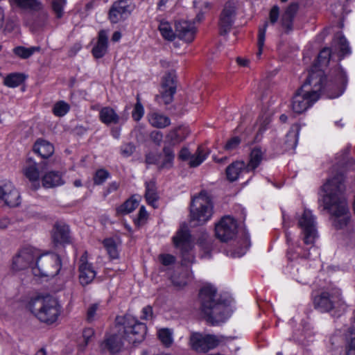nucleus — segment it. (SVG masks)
<instances>
[{
	"instance_id": "nucleus-1",
	"label": "nucleus",
	"mask_w": 355,
	"mask_h": 355,
	"mask_svg": "<svg viewBox=\"0 0 355 355\" xmlns=\"http://www.w3.org/2000/svg\"><path fill=\"white\" fill-rule=\"evenodd\" d=\"M323 187L327 193L323 198L324 209L334 217V226L336 229H343L349 220L347 201L343 195L345 188L343 177L338 175L329 180Z\"/></svg>"
},
{
	"instance_id": "nucleus-2",
	"label": "nucleus",
	"mask_w": 355,
	"mask_h": 355,
	"mask_svg": "<svg viewBox=\"0 0 355 355\" xmlns=\"http://www.w3.org/2000/svg\"><path fill=\"white\" fill-rule=\"evenodd\" d=\"M200 310L205 320L212 326L225 322L230 313L228 301L212 285L203 286L199 292Z\"/></svg>"
},
{
	"instance_id": "nucleus-3",
	"label": "nucleus",
	"mask_w": 355,
	"mask_h": 355,
	"mask_svg": "<svg viewBox=\"0 0 355 355\" xmlns=\"http://www.w3.org/2000/svg\"><path fill=\"white\" fill-rule=\"evenodd\" d=\"M325 81L326 77L322 71L312 69L306 82L295 92L292 98L293 112L302 114L316 102Z\"/></svg>"
},
{
	"instance_id": "nucleus-4",
	"label": "nucleus",
	"mask_w": 355,
	"mask_h": 355,
	"mask_svg": "<svg viewBox=\"0 0 355 355\" xmlns=\"http://www.w3.org/2000/svg\"><path fill=\"white\" fill-rule=\"evenodd\" d=\"M28 308L39 320L47 324L55 322L60 314L58 302L51 296H38L31 299Z\"/></svg>"
},
{
	"instance_id": "nucleus-5",
	"label": "nucleus",
	"mask_w": 355,
	"mask_h": 355,
	"mask_svg": "<svg viewBox=\"0 0 355 355\" xmlns=\"http://www.w3.org/2000/svg\"><path fill=\"white\" fill-rule=\"evenodd\" d=\"M116 323L119 327V331H123V339L130 343L136 344L144 340L147 331L146 325L131 315L116 317Z\"/></svg>"
},
{
	"instance_id": "nucleus-6",
	"label": "nucleus",
	"mask_w": 355,
	"mask_h": 355,
	"mask_svg": "<svg viewBox=\"0 0 355 355\" xmlns=\"http://www.w3.org/2000/svg\"><path fill=\"white\" fill-rule=\"evenodd\" d=\"M191 217L199 224L209 220L213 214V203L210 196L205 191H202L194 197L191 203Z\"/></svg>"
},
{
	"instance_id": "nucleus-7",
	"label": "nucleus",
	"mask_w": 355,
	"mask_h": 355,
	"mask_svg": "<svg viewBox=\"0 0 355 355\" xmlns=\"http://www.w3.org/2000/svg\"><path fill=\"white\" fill-rule=\"evenodd\" d=\"M61 266V259L57 254L37 255L33 272L36 276L54 277L58 275Z\"/></svg>"
},
{
	"instance_id": "nucleus-8",
	"label": "nucleus",
	"mask_w": 355,
	"mask_h": 355,
	"mask_svg": "<svg viewBox=\"0 0 355 355\" xmlns=\"http://www.w3.org/2000/svg\"><path fill=\"white\" fill-rule=\"evenodd\" d=\"M175 246L180 250L182 264L193 263L195 257L192 252L193 245L191 236L187 226H182L173 237Z\"/></svg>"
},
{
	"instance_id": "nucleus-9",
	"label": "nucleus",
	"mask_w": 355,
	"mask_h": 355,
	"mask_svg": "<svg viewBox=\"0 0 355 355\" xmlns=\"http://www.w3.org/2000/svg\"><path fill=\"white\" fill-rule=\"evenodd\" d=\"M223 336L212 334L202 335L200 333H192L190 336L191 347L198 352H207L216 347L223 340Z\"/></svg>"
},
{
	"instance_id": "nucleus-10",
	"label": "nucleus",
	"mask_w": 355,
	"mask_h": 355,
	"mask_svg": "<svg viewBox=\"0 0 355 355\" xmlns=\"http://www.w3.org/2000/svg\"><path fill=\"white\" fill-rule=\"evenodd\" d=\"M237 14L235 1L230 0L224 5L218 18V29L221 35H227L232 30Z\"/></svg>"
},
{
	"instance_id": "nucleus-11",
	"label": "nucleus",
	"mask_w": 355,
	"mask_h": 355,
	"mask_svg": "<svg viewBox=\"0 0 355 355\" xmlns=\"http://www.w3.org/2000/svg\"><path fill=\"white\" fill-rule=\"evenodd\" d=\"M341 304V293L340 290L332 292H322L313 298L315 309L320 312H329Z\"/></svg>"
},
{
	"instance_id": "nucleus-12",
	"label": "nucleus",
	"mask_w": 355,
	"mask_h": 355,
	"mask_svg": "<svg viewBox=\"0 0 355 355\" xmlns=\"http://www.w3.org/2000/svg\"><path fill=\"white\" fill-rule=\"evenodd\" d=\"M298 225L304 234V242L306 245L313 244L317 237L316 223L315 217L309 209H304L298 220Z\"/></svg>"
},
{
	"instance_id": "nucleus-13",
	"label": "nucleus",
	"mask_w": 355,
	"mask_h": 355,
	"mask_svg": "<svg viewBox=\"0 0 355 355\" xmlns=\"http://www.w3.org/2000/svg\"><path fill=\"white\" fill-rule=\"evenodd\" d=\"M134 7V4L128 0L116 1L109 10L108 18L112 24L125 20L130 15Z\"/></svg>"
},
{
	"instance_id": "nucleus-14",
	"label": "nucleus",
	"mask_w": 355,
	"mask_h": 355,
	"mask_svg": "<svg viewBox=\"0 0 355 355\" xmlns=\"http://www.w3.org/2000/svg\"><path fill=\"white\" fill-rule=\"evenodd\" d=\"M216 237L223 242L232 239L237 233V223L230 216L222 218L215 227Z\"/></svg>"
},
{
	"instance_id": "nucleus-15",
	"label": "nucleus",
	"mask_w": 355,
	"mask_h": 355,
	"mask_svg": "<svg viewBox=\"0 0 355 355\" xmlns=\"http://www.w3.org/2000/svg\"><path fill=\"white\" fill-rule=\"evenodd\" d=\"M175 72H168L163 78L161 94L156 96L159 103L163 102L165 105L170 104L173 100V95L176 92Z\"/></svg>"
},
{
	"instance_id": "nucleus-16",
	"label": "nucleus",
	"mask_w": 355,
	"mask_h": 355,
	"mask_svg": "<svg viewBox=\"0 0 355 355\" xmlns=\"http://www.w3.org/2000/svg\"><path fill=\"white\" fill-rule=\"evenodd\" d=\"M298 10L297 3H291L285 8L279 20V27L282 34L289 35L294 31V19Z\"/></svg>"
},
{
	"instance_id": "nucleus-17",
	"label": "nucleus",
	"mask_w": 355,
	"mask_h": 355,
	"mask_svg": "<svg viewBox=\"0 0 355 355\" xmlns=\"http://www.w3.org/2000/svg\"><path fill=\"white\" fill-rule=\"evenodd\" d=\"M37 254L30 248L21 250L18 255L13 259L12 267L16 270H21L31 267L32 269L35 266Z\"/></svg>"
},
{
	"instance_id": "nucleus-18",
	"label": "nucleus",
	"mask_w": 355,
	"mask_h": 355,
	"mask_svg": "<svg viewBox=\"0 0 355 355\" xmlns=\"http://www.w3.org/2000/svg\"><path fill=\"white\" fill-rule=\"evenodd\" d=\"M207 154L201 146L198 148L196 153L193 155L191 154L188 148L184 147L179 152L178 158L182 161L189 159V166L191 167H197L206 159Z\"/></svg>"
},
{
	"instance_id": "nucleus-19",
	"label": "nucleus",
	"mask_w": 355,
	"mask_h": 355,
	"mask_svg": "<svg viewBox=\"0 0 355 355\" xmlns=\"http://www.w3.org/2000/svg\"><path fill=\"white\" fill-rule=\"evenodd\" d=\"M12 6L19 8L23 13L33 15L43 8L40 0H8Z\"/></svg>"
},
{
	"instance_id": "nucleus-20",
	"label": "nucleus",
	"mask_w": 355,
	"mask_h": 355,
	"mask_svg": "<svg viewBox=\"0 0 355 355\" xmlns=\"http://www.w3.org/2000/svg\"><path fill=\"white\" fill-rule=\"evenodd\" d=\"M80 264L78 267L79 281L83 286H86L93 281L96 272L94 270L92 264L89 263L84 256L80 257Z\"/></svg>"
},
{
	"instance_id": "nucleus-21",
	"label": "nucleus",
	"mask_w": 355,
	"mask_h": 355,
	"mask_svg": "<svg viewBox=\"0 0 355 355\" xmlns=\"http://www.w3.org/2000/svg\"><path fill=\"white\" fill-rule=\"evenodd\" d=\"M196 30L194 25L187 21H180L175 24V34L186 42H191L195 37Z\"/></svg>"
},
{
	"instance_id": "nucleus-22",
	"label": "nucleus",
	"mask_w": 355,
	"mask_h": 355,
	"mask_svg": "<svg viewBox=\"0 0 355 355\" xmlns=\"http://www.w3.org/2000/svg\"><path fill=\"white\" fill-rule=\"evenodd\" d=\"M51 238L55 245L69 243V229L68 225L56 223L51 232Z\"/></svg>"
},
{
	"instance_id": "nucleus-23",
	"label": "nucleus",
	"mask_w": 355,
	"mask_h": 355,
	"mask_svg": "<svg viewBox=\"0 0 355 355\" xmlns=\"http://www.w3.org/2000/svg\"><path fill=\"white\" fill-rule=\"evenodd\" d=\"M189 131L187 128L184 126H179L173 130H171L166 136L165 145L171 146L173 148L184 140Z\"/></svg>"
},
{
	"instance_id": "nucleus-24",
	"label": "nucleus",
	"mask_w": 355,
	"mask_h": 355,
	"mask_svg": "<svg viewBox=\"0 0 355 355\" xmlns=\"http://www.w3.org/2000/svg\"><path fill=\"white\" fill-rule=\"evenodd\" d=\"M3 190L2 200L8 206L17 207L20 204L19 193L11 182L5 183Z\"/></svg>"
},
{
	"instance_id": "nucleus-25",
	"label": "nucleus",
	"mask_w": 355,
	"mask_h": 355,
	"mask_svg": "<svg viewBox=\"0 0 355 355\" xmlns=\"http://www.w3.org/2000/svg\"><path fill=\"white\" fill-rule=\"evenodd\" d=\"M107 32L105 30H101L98 32L97 43L92 49V54L94 57L97 59L103 58L107 53Z\"/></svg>"
},
{
	"instance_id": "nucleus-26",
	"label": "nucleus",
	"mask_w": 355,
	"mask_h": 355,
	"mask_svg": "<svg viewBox=\"0 0 355 355\" xmlns=\"http://www.w3.org/2000/svg\"><path fill=\"white\" fill-rule=\"evenodd\" d=\"M121 336L114 334L107 337L101 344V349L103 352H109L111 354L119 352L123 346Z\"/></svg>"
},
{
	"instance_id": "nucleus-27",
	"label": "nucleus",
	"mask_w": 355,
	"mask_h": 355,
	"mask_svg": "<svg viewBox=\"0 0 355 355\" xmlns=\"http://www.w3.org/2000/svg\"><path fill=\"white\" fill-rule=\"evenodd\" d=\"M242 173H248L246 164L243 161L234 162L225 170L227 179L231 182L237 180Z\"/></svg>"
},
{
	"instance_id": "nucleus-28",
	"label": "nucleus",
	"mask_w": 355,
	"mask_h": 355,
	"mask_svg": "<svg viewBox=\"0 0 355 355\" xmlns=\"http://www.w3.org/2000/svg\"><path fill=\"white\" fill-rule=\"evenodd\" d=\"M161 154L162 156L159 160V170L170 169L173 168L175 157L173 148L171 146L164 145Z\"/></svg>"
},
{
	"instance_id": "nucleus-29",
	"label": "nucleus",
	"mask_w": 355,
	"mask_h": 355,
	"mask_svg": "<svg viewBox=\"0 0 355 355\" xmlns=\"http://www.w3.org/2000/svg\"><path fill=\"white\" fill-rule=\"evenodd\" d=\"M64 180L62 174L58 171H49L42 178V186L45 188H53L63 185Z\"/></svg>"
},
{
	"instance_id": "nucleus-30",
	"label": "nucleus",
	"mask_w": 355,
	"mask_h": 355,
	"mask_svg": "<svg viewBox=\"0 0 355 355\" xmlns=\"http://www.w3.org/2000/svg\"><path fill=\"white\" fill-rule=\"evenodd\" d=\"M33 150L41 156V157L46 159L53 155L54 147L49 141L39 139L35 141L33 146Z\"/></svg>"
},
{
	"instance_id": "nucleus-31",
	"label": "nucleus",
	"mask_w": 355,
	"mask_h": 355,
	"mask_svg": "<svg viewBox=\"0 0 355 355\" xmlns=\"http://www.w3.org/2000/svg\"><path fill=\"white\" fill-rule=\"evenodd\" d=\"M99 119L106 125L117 124L120 121L119 116L113 108L108 106L101 108L99 112Z\"/></svg>"
},
{
	"instance_id": "nucleus-32",
	"label": "nucleus",
	"mask_w": 355,
	"mask_h": 355,
	"mask_svg": "<svg viewBox=\"0 0 355 355\" xmlns=\"http://www.w3.org/2000/svg\"><path fill=\"white\" fill-rule=\"evenodd\" d=\"M300 127L295 125L291 127L285 137L284 142V150L288 151L294 150L297 144Z\"/></svg>"
},
{
	"instance_id": "nucleus-33",
	"label": "nucleus",
	"mask_w": 355,
	"mask_h": 355,
	"mask_svg": "<svg viewBox=\"0 0 355 355\" xmlns=\"http://www.w3.org/2000/svg\"><path fill=\"white\" fill-rule=\"evenodd\" d=\"M24 174L30 182L33 183L38 182L40 173L37 164L31 158H28L26 161V166L24 168Z\"/></svg>"
},
{
	"instance_id": "nucleus-34",
	"label": "nucleus",
	"mask_w": 355,
	"mask_h": 355,
	"mask_svg": "<svg viewBox=\"0 0 355 355\" xmlns=\"http://www.w3.org/2000/svg\"><path fill=\"white\" fill-rule=\"evenodd\" d=\"M263 153L260 148H254L250 154V160L246 164L247 172L254 171L261 164Z\"/></svg>"
},
{
	"instance_id": "nucleus-35",
	"label": "nucleus",
	"mask_w": 355,
	"mask_h": 355,
	"mask_svg": "<svg viewBox=\"0 0 355 355\" xmlns=\"http://www.w3.org/2000/svg\"><path fill=\"white\" fill-rule=\"evenodd\" d=\"M334 44L336 49L339 51V56H344L351 53V49L346 38L340 33H338L334 39Z\"/></svg>"
},
{
	"instance_id": "nucleus-36",
	"label": "nucleus",
	"mask_w": 355,
	"mask_h": 355,
	"mask_svg": "<svg viewBox=\"0 0 355 355\" xmlns=\"http://www.w3.org/2000/svg\"><path fill=\"white\" fill-rule=\"evenodd\" d=\"M148 121L157 128H164L171 124V119L168 116L157 112L149 114Z\"/></svg>"
},
{
	"instance_id": "nucleus-37",
	"label": "nucleus",
	"mask_w": 355,
	"mask_h": 355,
	"mask_svg": "<svg viewBox=\"0 0 355 355\" xmlns=\"http://www.w3.org/2000/svg\"><path fill=\"white\" fill-rule=\"evenodd\" d=\"M41 47L37 46H30L25 47L24 46H17L12 50L13 53L21 59H28L31 58L35 53L40 52Z\"/></svg>"
},
{
	"instance_id": "nucleus-38",
	"label": "nucleus",
	"mask_w": 355,
	"mask_h": 355,
	"mask_svg": "<svg viewBox=\"0 0 355 355\" xmlns=\"http://www.w3.org/2000/svg\"><path fill=\"white\" fill-rule=\"evenodd\" d=\"M25 80L24 74L20 73H12L8 74L3 80L5 85L9 87H16L20 85Z\"/></svg>"
},
{
	"instance_id": "nucleus-39",
	"label": "nucleus",
	"mask_w": 355,
	"mask_h": 355,
	"mask_svg": "<svg viewBox=\"0 0 355 355\" xmlns=\"http://www.w3.org/2000/svg\"><path fill=\"white\" fill-rule=\"evenodd\" d=\"M139 205V202L132 197L124 202L121 206L117 207L116 213L118 214L125 215L134 211Z\"/></svg>"
},
{
	"instance_id": "nucleus-40",
	"label": "nucleus",
	"mask_w": 355,
	"mask_h": 355,
	"mask_svg": "<svg viewBox=\"0 0 355 355\" xmlns=\"http://www.w3.org/2000/svg\"><path fill=\"white\" fill-rule=\"evenodd\" d=\"M103 245L111 259H117L119 252L117 245L113 238H107L103 241Z\"/></svg>"
},
{
	"instance_id": "nucleus-41",
	"label": "nucleus",
	"mask_w": 355,
	"mask_h": 355,
	"mask_svg": "<svg viewBox=\"0 0 355 355\" xmlns=\"http://www.w3.org/2000/svg\"><path fill=\"white\" fill-rule=\"evenodd\" d=\"M145 197L147 202L150 205H153V203L158 199L155 182L150 181L149 182H146Z\"/></svg>"
},
{
	"instance_id": "nucleus-42",
	"label": "nucleus",
	"mask_w": 355,
	"mask_h": 355,
	"mask_svg": "<svg viewBox=\"0 0 355 355\" xmlns=\"http://www.w3.org/2000/svg\"><path fill=\"white\" fill-rule=\"evenodd\" d=\"M336 81L337 82L338 84L340 85V88L335 95L331 96L332 98H336L340 96L343 93L345 86L347 83V78L346 73L342 69H338L336 70Z\"/></svg>"
},
{
	"instance_id": "nucleus-43",
	"label": "nucleus",
	"mask_w": 355,
	"mask_h": 355,
	"mask_svg": "<svg viewBox=\"0 0 355 355\" xmlns=\"http://www.w3.org/2000/svg\"><path fill=\"white\" fill-rule=\"evenodd\" d=\"M159 31L163 37L169 41H173L176 34L173 33L171 25L166 21H162L159 25Z\"/></svg>"
},
{
	"instance_id": "nucleus-44",
	"label": "nucleus",
	"mask_w": 355,
	"mask_h": 355,
	"mask_svg": "<svg viewBox=\"0 0 355 355\" xmlns=\"http://www.w3.org/2000/svg\"><path fill=\"white\" fill-rule=\"evenodd\" d=\"M173 332L169 329H162L158 331V337L166 347H169L173 343Z\"/></svg>"
},
{
	"instance_id": "nucleus-45",
	"label": "nucleus",
	"mask_w": 355,
	"mask_h": 355,
	"mask_svg": "<svg viewBox=\"0 0 355 355\" xmlns=\"http://www.w3.org/2000/svg\"><path fill=\"white\" fill-rule=\"evenodd\" d=\"M268 26V22L265 21L262 27L259 28L258 31V52L257 55L259 56L261 53L262 50L264 46V42H265V37H266V32L267 27Z\"/></svg>"
},
{
	"instance_id": "nucleus-46",
	"label": "nucleus",
	"mask_w": 355,
	"mask_h": 355,
	"mask_svg": "<svg viewBox=\"0 0 355 355\" xmlns=\"http://www.w3.org/2000/svg\"><path fill=\"white\" fill-rule=\"evenodd\" d=\"M349 338L346 344V354L355 355V329H349Z\"/></svg>"
},
{
	"instance_id": "nucleus-47",
	"label": "nucleus",
	"mask_w": 355,
	"mask_h": 355,
	"mask_svg": "<svg viewBox=\"0 0 355 355\" xmlns=\"http://www.w3.org/2000/svg\"><path fill=\"white\" fill-rule=\"evenodd\" d=\"M69 108L68 103L61 101L54 105L53 112L57 116H63L69 112Z\"/></svg>"
},
{
	"instance_id": "nucleus-48",
	"label": "nucleus",
	"mask_w": 355,
	"mask_h": 355,
	"mask_svg": "<svg viewBox=\"0 0 355 355\" xmlns=\"http://www.w3.org/2000/svg\"><path fill=\"white\" fill-rule=\"evenodd\" d=\"M52 9L56 17L60 19L63 15V8L66 4V0H50Z\"/></svg>"
},
{
	"instance_id": "nucleus-49",
	"label": "nucleus",
	"mask_w": 355,
	"mask_h": 355,
	"mask_svg": "<svg viewBox=\"0 0 355 355\" xmlns=\"http://www.w3.org/2000/svg\"><path fill=\"white\" fill-rule=\"evenodd\" d=\"M35 15H37L36 19L34 20V24L39 28L44 27L48 22V14L44 10L36 12Z\"/></svg>"
},
{
	"instance_id": "nucleus-50",
	"label": "nucleus",
	"mask_w": 355,
	"mask_h": 355,
	"mask_svg": "<svg viewBox=\"0 0 355 355\" xmlns=\"http://www.w3.org/2000/svg\"><path fill=\"white\" fill-rule=\"evenodd\" d=\"M110 177V173L105 169H98L94 176V183L96 185H101Z\"/></svg>"
},
{
	"instance_id": "nucleus-51",
	"label": "nucleus",
	"mask_w": 355,
	"mask_h": 355,
	"mask_svg": "<svg viewBox=\"0 0 355 355\" xmlns=\"http://www.w3.org/2000/svg\"><path fill=\"white\" fill-rule=\"evenodd\" d=\"M135 149L136 147L133 143H124L120 146V154L123 157H129L134 153Z\"/></svg>"
},
{
	"instance_id": "nucleus-52",
	"label": "nucleus",
	"mask_w": 355,
	"mask_h": 355,
	"mask_svg": "<svg viewBox=\"0 0 355 355\" xmlns=\"http://www.w3.org/2000/svg\"><path fill=\"white\" fill-rule=\"evenodd\" d=\"M331 49L329 48L323 49L318 54V62L320 65H327L330 60Z\"/></svg>"
},
{
	"instance_id": "nucleus-53",
	"label": "nucleus",
	"mask_w": 355,
	"mask_h": 355,
	"mask_svg": "<svg viewBox=\"0 0 355 355\" xmlns=\"http://www.w3.org/2000/svg\"><path fill=\"white\" fill-rule=\"evenodd\" d=\"M162 154H156L154 153H149L145 156V162L147 164H155L159 168V160L161 159Z\"/></svg>"
},
{
	"instance_id": "nucleus-54",
	"label": "nucleus",
	"mask_w": 355,
	"mask_h": 355,
	"mask_svg": "<svg viewBox=\"0 0 355 355\" xmlns=\"http://www.w3.org/2000/svg\"><path fill=\"white\" fill-rule=\"evenodd\" d=\"M144 114V107L141 103L138 101L135 105L134 110L132 113L133 119L136 121H139Z\"/></svg>"
},
{
	"instance_id": "nucleus-55",
	"label": "nucleus",
	"mask_w": 355,
	"mask_h": 355,
	"mask_svg": "<svg viewBox=\"0 0 355 355\" xmlns=\"http://www.w3.org/2000/svg\"><path fill=\"white\" fill-rule=\"evenodd\" d=\"M279 17V7L275 5L272 7L269 12V20L271 24H275L277 22Z\"/></svg>"
},
{
	"instance_id": "nucleus-56",
	"label": "nucleus",
	"mask_w": 355,
	"mask_h": 355,
	"mask_svg": "<svg viewBox=\"0 0 355 355\" xmlns=\"http://www.w3.org/2000/svg\"><path fill=\"white\" fill-rule=\"evenodd\" d=\"M241 143V139L239 137H233L229 139L225 146V148L227 150H232L236 149Z\"/></svg>"
},
{
	"instance_id": "nucleus-57",
	"label": "nucleus",
	"mask_w": 355,
	"mask_h": 355,
	"mask_svg": "<svg viewBox=\"0 0 355 355\" xmlns=\"http://www.w3.org/2000/svg\"><path fill=\"white\" fill-rule=\"evenodd\" d=\"M98 309V304H91L87 311V320L91 322L94 320L96 311Z\"/></svg>"
},
{
	"instance_id": "nucleus-58",
	"label": "nucleus",
	"mask_w": 355,
	"mask_h": 355,
	"mask_svg": "<svg viewBox=\"0 0 355 355\" xmlns=\"http://www.w3.org/2000/svg\"><path fill=\"white\" fill-rule=\"evenodd\" d=\"M151 141L157 146H160L163 140V134L158 130L152 131L149 135Z\"/></svg>"
},
{
	"instance_id": "nucleus-59",
	"label": "nucleus",
	"mask_w": 355,
	"mask_h": 355,
	"mask_svg": "<svg viewBox=\"0 0 355 355\" xmlns=\"http://www.w3.org/2000/svg\"><path fill=\"white\" fill-rule=\"evenodd\" d=\"M94 331L92 328H86L83 330V337L84 339V345L87 346L89 343L90 339L94 336Z\"/></svg>"
},
{
	"instance_id": "nucleus-60",
	"label": "nucleus",
	"mask_w": 355,
	"mask_h": 355,
	"mask_svg": "<svg viewBox=\"0 0 355 355\" xmlns=\"http://www.w3.org/2000/svg\"><path fill=\"white\" fill-rule=\"evenodd\" d=\"M159 260L164 266H170L175 262V257L171 254H161L159 256Z\"/></svg>"
},
{
	"instance_id": "nucleus-61",
	"label": "nucleus",
	"mask_w": 355,
	"mask_h": 355,
	"mask_svg": "<svg viewBox=\"0 0 355 355\" xmlns=\"http://www.w3.org/2000/svg\"><path fill=\"white\" fill-rule=\"evenodd\" d=\"M142 314L140 317L141 320H149L153 318V308L150 306H146L143 308Z\"/></svg>"
},
{
	"instance_id": "nucleus-62",
	"label": "nucleus",
	"mask_w": 355,
	"mask_h": 355,
	"mask_svg": "<svg viewBox=\"0 0 355 355\" xmlns=\"http://www.w3.org/2000/svg\"><path fill=\"white\" fill-rule=\"evenodd\" d=\"M11 225V220L8 217H3L0 219V229L6 230Z\"/></svg>"
},
{
	"instance_id": "nucleus-63",
	"label": "nucleus",
	"mask_w": 355,
	"mask_h": 355,
	"mask_svg": "<svg viewBox=\"0 0 355 355\" xmlns=\"http://www.w3.org/2000/svg\"><path fill=\"white\" fill-rule=\"evenodd\" d=\"M147 216V211L145 209V207L144 206L141 207L139 211L138 214V218L139 220H143L146 218Z\"/></svg>"
},
{
	"instance_id": "nucleus-64",
	"label": "nucleus",
	"mask_w": 355,
	"mask_h": 355,
	"mask_svg": "<svg viewBox=\"0 0 355 355\" xmlns=\"http://www.w3.org/2000/svg\"><path fill=\"white\" fill-rule=\"evenodd\" d=\"M121 130L119 128H112L111 129V135L115 139H119L120 137Z\"/></svg>"
}]
</instances>
